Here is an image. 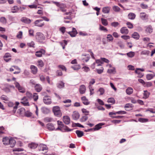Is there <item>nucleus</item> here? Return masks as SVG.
Segmentation results:
<instances>
[{
	"label": "nucleus",
	"mask_w": 155,
	"mask_h": 155,
	"mask_svg": "<svg viewBox=\"0 0 155 155\" xmlns=\"http://www.w3.org/2000/svg\"><path fill=\"white\" fill-rule=\"evenodd\" d=\"M36 41L40 43H43L44 40L45 39V37L43 34L40 32H37L35 35Z\"/></svg>",
	"instance_id": "nucleus-1"
},
{
	"label": "nucleus",
	"mask_w": 155,
	"mask_h": 155,
	"mask_svg": "<svg viewBox=\"0 0 155 155\" xmlns=\"http://www.w3.org/2000/svg\"><path fill=\"white\" fill-rule=\"evenodd\" d=\"M52 110L55 116L60 117L61 116L62 114L59 107H53Z\"/></svg>",
	"instance_id": "nucleus-2"
},
{
	"label": "nucleus",
	"mask_w": 155,
	"mask_h": 155,
	"mask_svg": "<svg viewBox=\"0 0 155 155\" xmlns=\"http://www.w3.org/2000/svg\"><path fill=\"white\" fill-rule=\"evenodd\" d=\"M35 25L38 27H41L44 26V23L43 22V20L42 19H38L36 20L34 22Z\"/></svg>",
	"instance_id": "nucleus-3"
},
{
	"label": "nucleus",
	"mask_w": 155,
	"mask_h": 155,
	"mask_svg": "<svg viewBox=\"0 0 155 155\" xmlns=\"http://www.w3.org/2000/svg\"><path fill=\"white\" fill-rule=\"evenodd\" d=\"M43 101L45 104H49L51 103L50 97L48 96H45L43 97Z\"/></svg>",
	"instance_id": "nucleus-4"
},
{
	"label": "nucleus",
	"mask_w": 155,
	"mask_h": 155,
	"mask_svg": "<svg viewBox=\"0 0 155 155\" xmlns=\"http://www.w3.org/2000/svg\"><path fill=\"white\" fill-rule=\"evenodd\" d=\"M28 99L26 97H24L21 100V103L24 106H29Z\"/></svg>",
	"instance_id": "nucleus-5"
},
{
	"label": "nucleus",
	"mask_w": 155,
	"mask_h": 155,
	"mask_svg": "<svg viewBox=\"0 0 155 155\" xmlns=\"http://www.w3.org/2000/svg\"><path fill=\"white\" fill-rule=\"evenodd\" d=\"M63 120L64 124L67 125L69 124L70 123V118L68 116H64L63 117Z\"/></svg>",
	"instance_id": "nucleus-6"
},
{
	"label": "nucleus",
	"mask_w": 155,
	"mask_h": 155,
	"mask_svg": "<svg viewBox=\"0 0 155 155\" xmlns=\"http://www.w3.org/2000/svg\"><path fill=\"white\" fill-rule=\"evenodd\" d=\"M45 52V51L43 49H41L38 51H37L35 53V55L37 57H41L43 54H44Z\"/></svg>",
	"instance_id": "nucleus-7"
},
{
	"label": "nucleus",
	"mask_w": 155,
	"mask_h": 155,
	"mask_svg": "<svg viewBox=\"0 0 155 155\" xmlns=\"http://www.w3.org/2000/svg\"><path fill=\"white\" fill-rule=\"evenodd\" d=\"M145 31L147 33L150 34L153 32V28L151 25H148L145 26Z\"/></svg>",
	"instance_id": "nucleus-8"
},
{
	"label": "nucleus",
	"mask_w": 155,
	"mask_h": 155,
	"mask_svg": "<svg viewBox=\"0 0 155 155\" xmlns=\"http://www.w3.org/2000/svg\"><path fill=\"white\" fill-rule=\"evenodd\" d=\"M140 17L143 20H146L148 19V15L145 12H141L140 13Z\"/></svg>",
	"instance_id": "nucleus-9"
},
{
	"label": "nucleus",
	"mask_w": 155,
	"mask_h": 155,
	"mask_svg": "<svg viewBox=\"0 0 155 155\" xmlns=\"http://www.w3.org/2000/svg\"><path fill=\"white\" fill-rule=\"evenodd\" d=\"M81 56V60L84 62H87L90 58V57L86 54H82Z\"/></svg>",
	"instance_id": "nucleus-10"
},
{
	"label": "nucleus",
	"mask_w": 155,
	"mask_h": 155,
	"mask_svg": "<svg viewBox=\"0 0 155 155\" xmlns=\"http://www.w3.org/2000/svg\"><path fill=\"white\" fill-rule=\"evenodd\" d=\"M126 112L124 111L123 110H120L118 111L114 112H110L109 113V115H115L117 114H126Z\"/></svg>",
	"instance_id": "nucleus-11"
},
{
	"label": "nucleus",
	"mask_w": 155,
	"mask_h": 155,
	"mask_svg": "<svg viewBox=\"0 0 155 155\" xmlns=\"http://www.w3.org/2000/svg\"><path fill=\"white\" fill-rule=\"evenodd\" d=\"M38 144L35 143H29L28 144V147L29 148L31 149H34L37 147Z\"/></svg>",
	"instance_id": "nucleus-12"
},
{
	"label": "nucleus",
	"mask_w": 155,
	"mask_h": 155,
	"mask_svg": "<svg viewBox=\"0 0 155 155\" xmlns=\"http://www.w3.org/2000/svg\"><path fill=\"white\" fill-rule=\"evenodd\" d=\"M21 20L22 22L27 24H29L31 22V20L25 17H22Z\"/></svg>",
	"instance_id": "nucleus-13"
},
{
	"label": "nucleus",
	"mask_w": 155,
	"mask_h": 155,
	"mask_svg": "<svg viewBox=\"0 0 155 155\" xmlns=\"http://www.w3.org/2000/svg\"><path fill=\"white\" fill-rule=\"evenodd\" d=\"M86 87L84 85H82L80 86L79 91L81 94H84L86 91Z\"/></svg>",
	"instance_id": "nucleus-14"
},
{
	"label": "nucleus",
	"mask_w": 155,
	"mask_h": 155,
	"mask_svg": "<svg viewBox=\"0 0 155 155\" xmlns=\"http://www.w3.org/2000/svg\"><path fill=\"white\" fill-rule=\"evenodd\" d=\"M35 90L38 92H40L42 90V88L41 84H36L35 86Z\"/></svg>",
	"instance_id": "nucleus-15"
},
{
	"label": "nucleus",
	"mask_w": 155,
	"mask_h": 155,
	"mask_svg": "<svg viewBox=\"0 0 155 155\" xmlns=\"http://www.w3.org/2000/svg\"><path fill=\"white\" fill-rule=\"evenodd\" d=\"M53 3L55 4L57 6L59 7L60 9L62 8H66V5L64 3H61L59 2H53Z\"/></svg>",
	"instance_id": "nucleus-16"
},
{
	"label": "nucleus",
	"mask_w": 155,
	"mask_h": 155,
	"mask_svg": "<svg viewBox=\"0 0 155 155\" xmlns=\"http://www.w3.org/2000/svg\"><path fill=\"white\" fill-rule=\"evenodd\" d=\"M155 76V73L153 72L152 74H149L146 75V78L147 80H150Z\"/></svg>",
	"instance_id": "nucleus-17"
},
{
	"label": "nucleus",
	"mask_w": 155,
	"mask_h": 155,
	"mask_svg": "<svg viewBox=\"0 0 155 155\" xmlns=\"http://www.w3.org/2000/svg\"><path fill=\"white\" fill-rule=\"evenodd\" d=\"M72 116L74 120H77L79 118L80 115L78 112L75 111L73 112Z\"/></svg>",
	"instance_id": "nucleus-18"
},
{
	"label": "nucleus",
	"mask_w": 155,
	"mask_h": 155,
	"mask_svg": "<svg viewBox=\"0 0 155 155\" xmlns=\"http://www.w3.org/2000/svg\"><path fill=\"white\" fill-rule=\"evenodd\" d=\"M30 68L31 70V72L34 74H36L38 71V68L37 67L33 65H31L30 66Z\"/></svg>",
	"instance_id": "nucleus-19"
},
{
	"label": "nucleus",
	"mask_w": 155,
	"mask_h": 155,
	"mask_svg": "<svg viewBox=\"0 0 155 155\" xmlns=\"http://www.w3.org/2000/svg\"><path fill=\"white\" fill-rule=\"evenodd\" d=\"M41 110L42 112L45 114H48L50 112V110L47 107H42Z\"/></svg>",
	"instance_id": "nucleus-20"
},
{
	"label": "nucleus",
	"mask_w": 155,
	"mask_h": 155,
	"mask_svg": "<svg viewBox=\"0 0 155 155\" xmlns=\"http://www.w3.org/2000/svg\"><path fill=\"white\" fill-rule=\"evenodd\" d=\"M11 56L10 54L8 53L5 54L4 56V60L7 62H8L11 60Z\"/></svg>",
	"instance_id": "nucleus-21"
},
{
	"label": "nucleus",
	"mask_w": 155,
	"mask_h": 155,
	"mask_svg": "<svg viewBox=\"0 0 155 155\" xmlns=\"http://www.w3.org/2000/svg\"><path fill=\"white\" fill-rule=\"evenodd\" d=\"M120 32L122 34H127L129 32V30L126 27H123L120 29Z\"/></svg>",
	"instance_id": "nucleus-22"
},
{
	"label": "nucleus",
	"mask_w": 155,
	"mask_h": 155,
	"mask_svg": "<svg viewBox=\"0 0 155 155\" xmlns=\"http://www.w3.org/2000/svg\"><path fill=\"white\" fill-rule=\"evenodd\" d=\"M68 34L72 37H74L75 36L76 34H77V32L75 28H73L72 31L68 32Z\"/></svg>",
	"instance_id": "nucleus-23"
},
{
	"label": "nucleus",
	"mask_w": 155,
	"mask_h": 155,
	"mask_svg": "<svg viewBox=\"0 0 155 155\" xmlns=\"http://www.w3.org/2000/svg\"><path fill=\"white\" fill-rule=\"evenodd\" d=\"M47 127L49 130H55V127L53 124L51 123L47 124Z\"/></svg>",
	"instance_id": "nucleus-24"
},
{
	"label": "nucleus",
	"mask_w": 155,
	"mask_h": 155,
	"mask_svg": "<svg viewBox=\"0 0 155 155\" xmlns=\"http://www.w3.org/2000/svg\"><path fill=\"white\" fill-rule=\"evenodd\" d=\"M15 140L11 138L10 139L8 144L10 145L11 147H12L15 146Z\"/></svg>",
	"instance_id": "nucleus-25"
},
{
	"label": "nucleus",
	"mask_w": 155,
	"mask_h": 155,
	"mask_svg": "<svg viewBox=\"0 0 155 155\" xmlns=\"http://www.w3.org/2000/svg\"><path fill=\"white\" fill-rule=\"evenodd\" d=\"M110 8L108 6L104 7L102 8V12L104 14L108 13L110 12Z\"/></svg>",
	"instance_id": "nucleus-26"
},
{
	"label": "nucleus",
	"mask_w": 155,
	"mask_h": 155,
	"mask_svg": "<svg viewBox=\"0 0 155 155\" xmlns=\"http://www.w3.org/2000/svg\"><path fill=\"white\" fill-rule=\"evenodd\" d=\"M104 124L103 123H100L96 125L94 128V130H97L101 128V126Z\"/></svg>",
	"instance_id": "nucleus-27"
},
{
	"label": "nucleus",
	"mask_w": 155,
	"mask_h": 155,
	"mask_svg": "<svg viewBox=\"0 0 155 155\" xmlns=\"http://www.w3.org/2000/svg\"><path fill=\"white\" fill-rule=\"evenodd\" d=\"M56 85L59 89H61L64 87V83L62 81H60Z\"/></svg>",
	"instance_id": "nucleus-28"
},
{
	"label": "nucleus",
	"mask_w": 155,
	"mask_h": 155,
	"mask_svg": "<svg viewBox=\"0 0 155 155\" xmlns=\"http://www.w3.org/2000/svg\"><path fill=\"white\" fill-rule=\"evenodd\" d=\"M25 110V109L23 107H21L18 109L17 111V112L20 115L23 116L24 115Z\"/></svg>",
	"instance_id": "nucleus-29"
},
{
	"label": "nucleus",
	"mask_w": 155,
	"mask_h": 155,
	"mask_svg": "<svg viewBox=\"0 0 155 155\" xmlns=\"http://www.w3.org/2000/svg\"><path fill=\"white\" fill-rule=\"evenodd\" d=\"M132 37L134 38L137 40L139 39L140 35L137 32H134L132 35Z\"/></svg>",
	"instance_id": "nucleus-30"
},
{
	"label": "nucleus",
	"mask_w": 155,
	"mask_h": 155,
	"mask_svg": "<svg viewBox=\"0 0 155 155\" xmlns=\"http://www.w3.org/2000/svg\"><path fill=\"white\" fill-rule=\"evenodd\" d=\"M13 8L12 9L11 12L12 13H15L19 12V8L17 6H14Z\"/></svg>",
	"instance_id": "nucleus-31"
},
{
	"label": "nucleus",
	"mask_w": 155,
	"mask_h": 155,
	"mask_svg": "<svg viewBox=\"0 0 155 155\" xmlns=\"http://www.w3.org/2000/svg\"><path fill=\"white\" fill-rule=\"evenodd\" d=\"M81 99L83 101V104L86 105H87L89 104V102L88 100L86 98L85 96H83L81 97Z\"/></svg>",
	"instance_id": "nucleus-32"
},
{
	"label": "nucleus",
	"mask_w": 155,
	"mask_h": 155,
	"mask_svg": "<svg viewBox=\"0 0 155 155\" xmlns=\"http://www.w3.org/2000/svg\"><path fill=\"white\" fill-rule=\"evenodd\" d=\"M135 14L133 13H130L128 15V18L131 20L134 19L135 18Z\"/></svg>",
	"instance_id": "nucleus-33"
},
{
	"label": "nucleus",
	"mask_w": 155,
	"mask_h": 155,
	"mask_svg": "<svg viewBox=\"0 0 155 155\" xmlns=\"http://www.w3.org/2000/svg\"><path fill=\"white\" fill-rule=\"evenodd\" d=\"M9 140L10 139H9L8 137H5L3 138L2 141L4 145H7L8 144Z\"/></svg>",
	"instance_id": "nucleus-34"
},
{
	"label": "nucleus",
	"mask_w": 155,
	"mask_h": 155,
	"mask_svg": "<svg viewBox=\"0 0 155 155\" xmlns=\"http://www.w3.org/2000/svg\"><path fill=\"white\" fill-rule=\"evenodd\" d=\"M133 91V89L131 87H129L127 88L126 91V92L127 94L128 95H130L131 94Z\"/></svg>",
	"instance_id": "nucleus-35"
},
{
	"label": "nucleus",
	"mask_w": 155,
	"mask_h": 155,
	"mask_svg": "<svg viewBox=\"0 0 155 155\" xmlns=\"http://www.w3.org/2000/svg\"><path fill=\"white\" fill-rule=\"evenodd\" d=\"M143 97V98L145 99L148 98L150 95V93L147 91H144Z\"/></svg>",
	"instance_id": "nucleus-36"
},
{
	"label": "nucleus",
	"mask_w": 155,
	"mask_h": 155,
	"mask_svg": "<svg viewBox=\"0 0 155 155\" xmlns=\"http://www.w3.org/2000/svg\"><path fill=\"white\" fill-rule=\"evenodd\" d=\"M40 150L44 151L45 150H47V147L46 146L43 144H41L40 146Z\"/></svg>",
	"instance_id": "nucleus-37"
},
{
	"label": "nucleus",
	"mask_w": 155,
	"mask_h": 155,
	"mask_svg": "<svg viewBox=\"0 0 155 155\" xmlns=\"http://www.w3.org/2000/svg\"><path fill=\"white\" fill-rule=\"evenodd\" d=\"M135 73L138 74V77L139 78H142L144 75V74L141 73V72L137 69L135 70Z\"/></svg>",
	"instance_id": "nucleus-38"
},
{
	"label": "nucleus",
	"mask_w": 155,
	"mask_h": 155,
	"mask_svg": "<svg viewBox=\"0 0 155 155\" xmlns=\"http://www.w3.org/2000/svg\"><path fill=\"white\" fill-rule=\"evenodd\" d=\"M76 133L79 137H81L84 135V132L82 131L79 130H77L76 131Z\"/></svg>",
	"instance_id": "nucleus-39"
},
{
	"label": "nucleus",
	"mask_w": 155,
	"mask_h": 155,
	"mask_svg": "<svg viewBox=\"0 0 155 155\" xmlns=\"http://www.w3.org/2000/svg\"><path fill=\"white\" fill-rule=\"evenodd\" d=\"M126 54L128 57L132 58L134 56L135 53L134 52L130 51L129 52L127 53Z\"/></svg>",
	"instance_id": "nucleus-40"
},
{
	"label": "nucleus",
	"mask_w": 155,
	"mask_h": 155,
	"mask_svg": "<svg viewBox=\"0 0 155 155\" xmlns=\"http://www.w3.org/2000/svg\"><path fill=\"white\" fill-rule=\"evenodd\" d=\"M38 66L39 68H42L44 66L43 61L41 60H39L37 62Z\"/></svg>",
	"instance_id": "nucleus-41"
},
{
	"label": "nucleus",
	"mask_w": 155,
	"mask_h": 155,
	"mask_svg": "<svg viewBox=\"0 0 155 155\" xmlns=\"http://www.w3.org/2000/svg\"><path fill=\"white\" fill-rule=\"evenodd\" d=\"M71 68L74 70L77 71L81 68V66L79 64H77L72 66Z\"/></svg>",
	"instance_id": "nucleus-42"
},
{
	"label": "nucleus",
	"mask_w": 155,
	"mask_h": 155,
	"mask_svg": "<svg viewBox=\"0 0 155 155\" xmlns=\"http://www.w3.org/2000/svg\"><path fill=\"white\" fill-rule=\"evenodd\" d=\"M102 23L103 25L106 26L108 25V21L107 19L102 18H101Z\"/></svg>",
	"instance_id": "nucleus-43"
},
{
	"label": "nucleus",
	"mask_w": 155,
	"mask_h": 155,
	"mask_svg": "<svg viewBox=\"0 0 155 155\" xmlns=\"http://www.w3.org/2000/svg\"><path fill=\"white\" fill-rule=\"evenodd\" d=\"M26 97L27 98V97L28 98V99L31 100L32 98V94L29 92V91H27L26 93Z\"/></svg>",
	"instance_id": "nucleus-44"
},
{
	"label": "nucleus",
	"mask_w": 155,
	"mask_h": 155,
	"mask_svg": "<svg viewBox=\"0 0 155 155\" xmlns=\"http://www.w3.org/2000/svg\"><path fill=\"white\" fill-rule=\"evenodd\" d=\"M0 22L3 24H6L7 23V20L4 17H2L0 18Z\"/></svg>",
	"instance_id": "nucleus-45"
},
{
	"label": "nucleus",
	"mask_w": 155,
	"mask_h": 155,
	"mask_svg": "<svg viewBox=\"0 0 155 155\" xmlns=\"http://www.w3.org/2000/svg\"><path fill=\"white\" fill-rule=\"evenodd\" d=\"M62 129L63 130H64V131H70L72 130V129H69L67 126H65L64 125V126H63L62 127Z\"/></svg>",
	"instance_id": "nucleus-46"
},
{
	"label": "nucleus",
	"mask_w": 155,
	"mask_h": 155,
	"mask_svg": "<svg viewBox=\"0 0 155 155\" xmlns=\"http://www.w3.org/2000/svg\"><path fill=\"white\" fill-rule=\"evenodd\" d=\"M112 9L114 12H119L120 10V8L118 6L116 5L113 6L112 7Z\"/></svg>",
	"instance_id": "nucleus-47"
},
{
	"label": "nucleus",
	"mask_w": 155,
	"mask_h": 155,
	"mask_svg": "<svg viewBox=\"0 0 155 155\" xmlns=\"http://www.w3.org/2000/svg\"><path fill=\"white\" fill-rule=\"evenodd\" d=\"M32 113L28 110L26 111H25V112L24 114V115L27 117H31L32 116Z\"/></svg>",
	"instance_id": "nucleus-48"
},
{
	"label": "nucleus",
	"mask_w": 155,
	"mask_h": 155,
	"mask_svg": "<svg viewBox=\"0 0 155 155\" xmlns=\"http://www.w3.org/2000/svg\"><path fill=\"white\" fill-rule=\"evenodd\" d=\"M95 62L96 63V66H101V64H103V62L102 61L101 59L96 60Z\"/></svg>",
	"instance_id": "nucleus-49"
},
{
	"label": "nucleus",
	"mask_w": 155,
	"mask_h": 155,
	"mask_svg": "<svg viewBox=\"0 0 155 155\" xmlns=\"http://www.w3.org/2000/svg\"><path fill=\"white\" fill-rule=\"evenodd\" d=\"M1 99L2 100H4L6 101H9V98L6 96L4 95H2L1 97Z\"/></svg>",
	"instance_id": "nucleus-50"
},
{
	"label": "nucleus",
	"mask_w": 155,
	"mask_h": 155,
	"mask_svg": "<svg viewBox=\"0 0 155 155\" xmlns=\"http://www.w3.org/2000/svg\"><path fill=\"white\" fill-rule=\"evenodd\" d=\"M150 52L148 50H143L142 51L141 53V54L142 55H148L150 54Z\"/></svg>",
	"instance_id": "nucleus-51"
},
{
	"label": "nucleus",
	"mask_w": 155,
	"mask_h": 155,
	"mask_svg": "<svg viewBox=\"0 0 155 155\" xmlns=\"http://www.w3.org/2000/svg\"><path fill=\"white\" fill-rule=\"evenodd\" d=\"M138 120L139 121L142 123L146 122L148 121V119H145L142 118H139Z\"/></svg>",
	"instance_id": "nucleus-52"
},
{
	"label": "nucleus",
	"mask_w": 155,
	"mask_h": 155,
	"mask_svg": "<svg viewBox=\"0 0 155 155\" xmlns=\"http://www.w3.org/2000/svg\"><path fill=\"white\" fill-rule=\"evenodd\" d=\"M99 27V30L101 31H103L106 32H107L108 30L104 26L101 25H100Z\"/></svg>",
	"instance_id": "nucleus-53"
},
{
	"label": "nucleus",
	"mask_w": 155,
	"mask_h": 155,
	"mask_svg": "<svg viewBox=\"0 0 155 155\" xmlns=\"http://www.w3.org/2000/svg\"><path fill=\"white\" fill-rule=\"evenodd\" d=\"M32 98L34 99V101H37L38 98V96L37 95V94L36 93H34L32 95Z\"/></svg>",
	"instance_id": "nucleus-54"
},
{
	"label": "nucleus",
	"mask_w": 155,
	"mask_h": 155,
	"mask_svg": "<svg viewBox=\"0 0 155 155\" xmlns=\"http://www.w3.org/2000/svg\"><path fill=\"white\" fill-rule=\"evenodd\" d=\"M152 83L150 82H145L144 86L145 87H150L152 86Z\"/></svg>",
	"instance_id": "nucleus-55"
},
{
	"label": "nucleus",
	"mask_w": 155,
	"mask_h": 155,
	"mask_svg": "<svg viewBox=\"0 0 155 155\" xmlns=\"http://www.w3.org/2000/svg\"><path fill=\"white\" fill-rule=\"evenodd\" d=\"M107 72L109 74L114 73V72H115V68H113L112 69H108Z\"/></svg>",
	"instance_id": "nucleus-56"
},
{
	"label": "nucleus",
	"mask_w": 155,
	"mask_h": 155,
	"mask_svg": "<svg viewBox=\"0 0 155 155\" xmlns=\"http://www.w3.org/2000/svg\"><path fill=\"white\" fill-rule=\"evenodd\" d=\"M29 35L31 37H33L34 35V31L33 29H29L28 30Z\"/></svg>",
	"instance_id": "nucleus-57"
},
{
	"label": "nucleus",
	"mask_w": 155,
	"mask_h": 155,
	"mask_svg": "<svg viewBox=\"0 0 155 155\" xmlns=\"http://www.w3.org/2000/svg\"><path fill=\"white\" fill-rule=\"evenodd\" d=\"M107 38L109 41H112L113 40V38L112 36L110 34L108 35Z\"/></svg>",
	"instance_id": "nucleus-58"
},
{
	"label": "nucleus",
	"mask_w": 155,
	"mask_h": 155,
	"mask_svg": "<svg viewBox=\"0 0 155 155\" xmlns=\"http://www.w3.org/2000/svg\"><path fill=\"white\" fill-rule=\"evenodd\" d=\"M90 90V95H92L93 94H94V89L93 88L92 86L91 85H89L88 86Z\"/></svg>",
	"instance_id": "nucleus-59"
},
{
	"label": "nucleus",
	"mask_w": 155,
	"mask_h": 155,
	"mask_svg": "<svg viewBox=\"0 0 155 155\" xmlns=\"http://www.w3.org/2000/svg\"><path fill=\"white\" fill-rule=\"evenodd\" d=\"M88 117L86 116H83L81 119L80 120L81 122H85L87 120Z\"/></svg>",
	"instance_id": "nucleus-60"
},
{
	"label": "nucleus",
	"mask_w": 155,
	"mask_h": 155,
	"mask_svg": "<svg viewBox=\"0 0 155 155\" xmlns=\"http://www.w3.org/2000/svg\"><path fill=\"white\" fill-rule=\"evenodd\" d=\"M119 25V23L117 22H114L111 23V25L114 27H116Z\"/></svg>",
	"instance_id": "nucleus-61"
},
{
	"label": "nucleus",
	"mask_w": 155,
	"mask_h": 155,
	"mask_svg": "<svg viewBox=\"0 0 155 155\" xmlns=\"http://www.w3.org/2000/svg\"><path fill=\"white\" fill-rule=\"evenodd\" d=\"M30 47L34 48V45H35V43L34 41H31L30 43H28L27 44Z\"/></svg>",
	"instance_id": "nucleus-62"
},
{
	"label": "nucleus",
	"mask_w": 155,
	"mask_h": 155,
	"mask_svg": "<svg viewBox=\"0 0 155 155\" xmlns=\"http://www.w3.org/2000/svg\"><path fill=\"white\" fill-rule=\"evenodd\" d=\"M107 101L108 103L114 104L115 103V100L113 98H110L108 99Z\"/></svg>",
	"instance_id": "nucleus-63"
},
{
	"label": "nucleus",
	"mask_w": 155,
	"mask_h": 155,
	"mask_svg": "<svg viewBox=\"0 0 155 155\" xmlns=\"http://www.w3.org/2000/svg\"><path fill=\"white\" fill-rule=\"evenodd\" d=\"M104 70V68L103 67L101 68L100 69H96V71H97V72L98 74H101L103 71Z\"/></svg>",
	"instance_id": "nucleus-64"
}]
</instances>
